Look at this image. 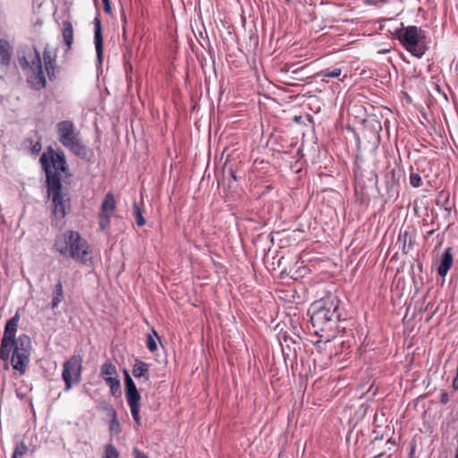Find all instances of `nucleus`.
Returning a JSON list of instances; mask_svg holds the SVG:
<instances>
[{
  "instance_id": "6",
  "label": "nucleus",
  "mask_w": 458,
  "mask_h": 458,
  "mask_svg": "<svg viewBox=\"0 0 458 458\" xmlns=\"http://www.w3.org/2000/svg\"><path fill=\"white\" fill-rule=\"evenodd\" d=\"M39 161L47 175V185H49L51 177L57 178L61 182V174L67 170L64 152H55L52 148H49L42 154Z\"/></svg>"
},
{
  "instance_id": "26",
  "label": "nucleus",
  "mask_w": 458,
  "mask_h": 458,
  "mask_svg": "<svg viewBox=\"0 0 458 458\" xmlns=\"http://www.w3.org/2000/svg\"><path fill=\"white\" fill-rule=\"evenodd\" d=\"M133 214L135 216V221L138 226H142L145 225V219L142 216L141 209L138 203L133 204Z\"/></svg>"
},
{
  "instance_id": "17",
  "label": "nucleus",
  "mask_w": 458,
  "mask_h": 458,
  "mask_svg": "<svg viewBox=\"0 0 458 458\" xmlns=\"http://www.w3.org/2000/svg\"><path fill=\"white\" fill-rule=\"evenodd\" d=\"M131 372L136 378H144L145 381L149 380V364L142 360H135Z\"/></svg>"
},
{
  "instance_id": "4",
  "label": "nucleus",
  "mask_w": 458,
  "mask_h": 458,
  "mask_svg": "<svg viewBox=\"0 0 458 458\" xmlns=\"http://www.w3.org/2000/svg\"><path fill=\"white\" fill-rule=\"evenodd\" d=\"M56 129L58 140L64 147L81 158L85 159L88 157L89 149L83 143L80 131L76 130L72 121L64 120L59 122L56 124Z\"/></svg>"
},
{
  "instance_id": "23",
  "label": "nucleus",
  "mask_w": 458,
  "mask_h": 458,
  "mask_svg": "<svg viewBox=\"0 0 458 458\" xmlns=\"http://www.w3.org/2000/svg\"><path fill=\"white\" fill-rule=\"evenodd\" d=\"M157 340H159V336L157 332L152 329L151 333L148 334L146 342L147 347L150 352H153L157 349Z\"/></svg>"
},
{
  "instance_id": "13",
  "label": "nucleus",
  "mask_w": 458,
  "mask_h": 458,
  "mask_svg": "<svg viewBox=\"0 0 458 458\" xmlns=\"http://www.w3.org/2000/svg\"><path fill=\"white\" fill-rule=\"evenodd\" d=\"M56 51L52 50L48 46L44 48L43 51V61L44 67L47 77L50 81L54 80L58 71L57 61H56Z\"/></svg>"
},
{
  "instance_id": "32",
  "label": "nucleus",
  "mask_w": 458,
  "mask_h": 458,
  "mask_svg": "<svg viewBox=\"0 0 458 458\" xmlns=\"http://www.w3.org/2000/svg\"><path fill=\"white\" fill-rule=\"evenodd\" d=\"M452 386L454 390H458V369L456 370V375L453 380Z\"/></svg>"
},
{
  "instance_id": "21",
  "label": "nucleus",
  "mask_w": 458,
  "mask_h": 458,
  "mask_svg": "<svg viewBox=\"0 0 458 458\" xmlns=\"http://www.w3.org/2000/svg\"><path fill=\"white\" fill-rule=\"evenodd\" d=\"M342 74V69L335 67L333 69L327 68L317 73V76L321 78L323 81H327V78H338Z\"/></svg>"
},
{
  "instance_id": "9",
  "label": "nucleus",
  "mask_w": 458,
  "mask_h": 458,
  "mask_svg": "<svg viewBox=\"0 0 458 458\" xmlns=\"http://www.w3.org/2000/svg\"><path fill=\"white\" fill-rule=\"evenodd\" d=\"M82 358L73 355L63 364L62 377L65 383L64 390L68 391L73 385L81 380Z\"/></svg>"
},
{
  "instance_id": "20",
  "label": "nucleus",
  "mask_w": 458,
  "mask_h": 458,
  "mask_svg": "<svg viewBox=\"0 0 458 458\" xmlns=\"http://www.w3.org/2000/svg\"><path fill=\"white\" fill-rule=\"evenodd\" d=\"M64 299V291L61 281L55 285L51 308L55 309Z\"/></svg>"
},
{
  "instance_id": "29",
  "label": "nucleus",
  "mask_w": 458,
  "mask_h": 458,
  "mask_svg": "<svg viewBox=\"0 0 458 458\" xmlns=\"http://www.w3.org/2000/svg\"><path fill=\"white\" fill-rule=\"evenodd\" d=\"M134 458H148L144 453L140 452L139 449L134 448L132 451Z\"/></svg>"
},
{
  "instance_id": "1",
  "label": "nucleus",
  "mask_w": 458,
  "mask_h": 458,
  "mask_svg": "<svg viewBox=\"0 0 458 458\" xmlns=\"http://www.w3.org/2000/svg\"><path fill=\"white\" fill-rule=\"evenodd\" d=\"M20 318L17 311L4 326L0 344V359L4 362V370H8L12 366L14 371L22 376L26 373L30 360L31 339L25 334L16 338Z\"/></svg>"
},
{
  "instance_id": "25",
  "label": "nucleus",
  "mask_w": 458,
  "mask_h": 458,
  "mask_svg": "<svg viewBox=\"0 0 458 458\" xmlns=\"http://www.w3.org/2000/svg\"><path fill=\"white\" fill-rule=\"evenodd\" d=\"M103 458H119V452L113 444L105 445Z\"/></svg>"
},
{
  "instance_id": "31",
  "label": "nucleus",
  "mask_w": 458,
  "mask_h": 458,
  "mask_svg": "<svg viewBox=\"0 0 458 458\" xmlns=\"http://www.w3.org/2000/svg\"><path fill=\"white\" fill-rule=\"evenodd\" d=\"M102 2H103V4H104V11L106 13H111V3H110V0H102Z\"/></svg>"
},
{
  "instance_id": "24",
  "label": "nucleus",
  "mask_w": 458,
  "mask_h": 458,
  "mask_svg": "<svg viewBox=\"0 0 458 458\" xmlns=\"http://www.w3.org/2000/svg\"><path fill=\"white\" fill-rule=\"evenodd\" d=\"M28 450L29 447L24 442L18 443L13 450L12 458H22Z\"/></svg>"
},
{
  "instance_id": "8",
  "label": "nucleus",
  "mask_w": 458,
  "mask_h": 458,
  "mask_svg": "<svg viewBox=\"0 0 458 458\" xmlns=\"http://www.w3.org/2000/svg\"><path fill=\"white\" fill-rule=\"evenodd\" d=\"M421 31L416 26H408L398 35V39L405 49L417 57H421L426 51V47L421 42Z\"/></svg>"
},
{
  "instance_id": "36",
  "label": "nucleus",
  "mask_w": 458,
  "mask_h": 458,
  "mask_svg": "<svg viewBox=\"0 0 458 458\" xmlns=\"http://www.w3.org/2000/svg\"><path fill=\"white\" fill-rule=\"evenodd\" d=\"M123 374H124V379L125 380H126V378H128V377H131L129 372L126 369L123 370Z\"/></svg>"
},
{
  "instance_id": "7",
  "label": "nucleus",
  "mask_w": 458,
  "mask_h": 458,
  "mask_svg": "<svg viewBox=\"0 0 458 458\" xmlns=\"http://www.w3.org/2000/svg\"><path fill=\"white\" fill-rule=\"evenodd\" d=\"M48 196L52 197L53 216L55 225L62 221L70 209V199L62 191V183L57 178L51 177L47 185Z\"/></svg>"
},
{
  "instance_id": "15",
  "label": "nucleus",
  "mask_w": 458,
  "mask_h": 458,
  "mask_svg": "<svg viewBox=\"0 0 458 458\" xmlns=\"http://www.w3.org/2000/svg\"><path fill=\"white\" fill-rule=\"evenodd\" d=\"M454 262V257L451 248H446L442 255L440 264L437 267V273L442 277H445Z\"/></svg>"
},
{
  "instance_id": "14",
  "label": "nucleus",
  "mask_w": 458,
  "mask_h": 458,
  "mask_svg": "<svg viewBox=\"0 0 458 458\" xmlns=\"http://www.w3.org/2000/svg\"><path fill=\"white\" fill-rule=\"evenodd\" d=\"M94 42L96 47L97 57L99 64L102 63L103 57V37H102V29H101V21L98 17L94 19Z\"/></svg>"
},
{
  "instance_id": "38",
  "label": "nucleus",
  "mask_w": 458,
  "mask_h": 458,
  "mask_svg": "<svg viewBox=\"0 0 458 458\" xmlns=\"http://www.w3.org/2000/svg\"><path fill=\"white\" fill-rule=\"evenodd\" d=\"M382 454H377L376 456H374L373 458H380Z\"/></svg>"
},
{
  "instance_id": "33",
  "label": "nucleus",
  "mask_w": 458,
  "mask_h": 458,
  "mask_svg": "<svg viewBox=\"0 0 458 458\" xmlns=\"http://www.w3.org/2000/svg\"><path fill=\"white\" fill-rule=\"evenodd\" d=\"M388 185H397V180L395 178L394 173H392L391 180L387 182Z\"/></svg>"
},
{
  "instance_id": "11",
  "label": "nucleus",
  "mask_w": 458,
  "mask_h": 458,
  "mask_svg": "<svg viewBox=\"0 0 458 458\" xmlns=\"http://www.w3.org/2000/svg\"><path fill=\"white\" fill-rule=\"evenodd\" d=\"M100 376L110 387L112 395L121 394V381L117 377L116 368L111 361L107 360L101 365Z\"/></svg>"
},
{
  "instance_id": "22",
  "label": "nucleus",
  "mask_w": 458,
  "mask_h": 458,
  "mask_svg": "<svg viewBox=\"0 0 458 458\" xmlns=\"http://www.w3.org/2000/svg\"><path fill=\"white\" fill-rule=\"evenodd\" d=\"M63 38L67 47L71 48L73 41V30L72 23L69 21L64 23Z\"/></svg>"
},
{
  "instance_id": "27",
  "label": "nucleus",
  "mask_w": 458,
  "mask_h": 458,
  "mask_svg": "<svg viewBox=\"0 0 458 458\" xmlns=\"http://www.w3.org/2000/svg\"><path fill=\"white\" fill-rule=\"evenodd\" d=\"M409 181L412 187L418 188L422 185L421 177L417 173H411Z\"/></svg>"
},
{
  "instance_id": "35",
  "label": "nucleus",
  "mask_w": 458,
  "mask_h": 458,
  "mask_svg": "<svg viewBox=\"0 0 458 458\" xmlns=\"http://www.w3.org/2000/svg\"><path fill=\"white\" fill-rule=\"evenodd\" d=\"M444 206H445V210L447 211H450L451 210V206L449 205V200L448 199H445V203H444Z\"/></svg>"
},
{
  "instance_id": "5",
  "label": "nucleus",
  "mask_w": 458,
  "mask_h": 458,
  "mask_svg": "<svg viewBox=\"0 0 458 458\" xmlns=\"http://www.w3.org/2000/svg\"><path fill=\"white\" fill-rule=\"evenodd\" d=\"M20 64L24 71L28 72L27 81L32 89L40 90L46 88L47 81L43 72L42 59L36 47L30 49L20 58Z\"/></svg>"
},
{
  "instance_id": "3",
  "label": "nucleus",
  "mask_w": 458,
  "mask_h": 458,
  "mask_svg": "<svg viewBox=\"0 0 458 458\" xmlns=\"http://www.w3.org/2000/svg\"><path fill=\"white\" fill-rule=\"evenodd\" d=\"M54 246L62 255H69L81 263L87 264L90 260L89 246L76 231H67L57 236Z\"/></svg>"
},
{
  "instance_id": "10",
  "label": "nucleus",
  "mask_w": 458,
  "mask_h": 458,
  "mask_svg": "<svg viewBox=\"0 0 458 458\" xmlns=\"http://www.w3.org/2000/svg\"><path fill=\"white\" fill-rule=\"evenodd\" d=\"M125 397L130 406L131 413L135 422L140 426L141 425V418L140 416V402L141 399L136 385L131 377H128L125 381Z\"/></svg>"
},
{
  "instance_id": "16",
  "label": "nucleus",
  "mask_w": 458,
  "mask_h": 458,
  "mask_svg": "<svg viewBox=\"0 0 458 458\" xmlns=\"http://www.w3.org/2000/svg\"><path fill=\"white\" fill-rule=\"evenodd\" d=\"M12 47L5 39L0 38V67L7 68L12 59Z\"/></svg>"
},
{
  "instance_id": "37",
  "label": "nucleus",
  "mask_w": 458,
  "mask_h": 458,
  "mask_svg": "<svg viewBox=\"0 0 458 458\" xmlns=\"http://www.w3.org/2000/svg\"><path fill=\"white\" fill-rule=\"evenodd\" d=\"M302 69H304V66H303V67H301V69H295V70H293V73H296V72H298V71H299V70H302Z\"/></svg>"
},
{
  "instance_id": "39",
  "label": "nucleus",
  "mask_w": 458,
  "mask_h": 458,
  "mask_svg": "<svg viewBox=\"0 0 458 458\" xmlns=\"http://www.w3.org/2000/svg\"><path fill=\"white\" fill-rule=\"evenodd\" d=\"M457 369H458V367H457Z\"/></svg>"
},
{
  "instance_id": "34",
  "label": "nucleus",
  "mask_w": 458,
  "mask_h": 458,
  "mask_svg": "<svg viewBox=\"0 0 458 458\" xmlns=\"http://www.w3.org/2000/svg\"><path fill=\"white\" fill-rule=\"evenodd\" d=\"M122 19L123 21V36H125V33H126V30H125L126 17H125V15L123 13L122 14Z\"/></svg>"
},
{
  "instance_id": "30",
  "label": "nucleus",
  "mask_w": 458,
  "mask_h": 458,
  "mask_svg": "<svg viewBox=\"0 0 458 458\" xmlns=\"http://www.w3.org/2000/svg\"><path fill=\"white\" fill-rule=\"evenodd\" d=\"M40 150H41V143L39 141L35 142L31 148L32 153L38 154Z\"/></svg>"
},
{
  "instance_id": "2",
  "label": "nucleus",
  "mask_w": 458,
  "mask_h": 458,
  "mask_svg": "<svg viewBox=\"0 0 458 458\" xmlns=\"http://www.w3.org/2000/svg\"><path fill=\"white\" fill-rule=\"evenodd\" d=\"M340 301L336 296H327L311 304L310 322L316 334L331 332L341 319L338 311Z\"/></svg>"
},
{
  "instance_id": "28",
  "label": "nucleus",
  "mask_w": 458,
  "mask_h": 458,
  "mask_svg": "<svg viewBox=\"0 0 458 458\" xmlns=\"http://www.w3.org/2000/svg\"><path fill=\"white\" fill-rule=\"evenodd\" d=\"M449 401H450L449 394H448L446 392L442 391V392L440 393V402H441L442 403H444V404H446V403H449Z\"/></svg>"
},
{
  "instance_id": "19",
  "label": "nucleus",
  "mask_w": 458,
  "mask_h": 458,
  "mask_svg": "<svg viewBox=\"0 0 458 458\" xmlns=\"http://www.w3.org/2000/svg\"><path fill=\"white\" fill-rule=\"evenodd\" d=\"M108 414L111 416L112 420L109 425V430L111 433L118 434L121 432V425L116 417V411L112 406H108L106 408Z\"/></svg>"
},
{
  "instance_id": "18",
  "label": "nucleus",
  "mask_w": 458,
  "mask_h": 458,
  "mask_svg": "<svg viewBox=\"0 0 458 458\" xmlns=\"http://www.w3.org/2000/svg\"><path fill=\"white\" fill-rule=\"evenodd\" d=\"M397 243L400 245L402 250L404 253H407L413 247L414 239L411 236L407 230L403 232L401 231L398 236Z\"/></svg>"
},
{
  "instance_id": "12",
  "label": "nucleus",
  "mask_w": 458,
  "mask_h": 458,
  "mask_svg": "<svg viewBox=\"0 0 458 458\" xmlns=\"http://www.w3.org/2000/svg\"><path fill=\"white\" fill-rule=\"evenodd\" d=\"M115 210V199L113 193L108 192L102 203L99 213L98 225L101 230H106L110 225V219Z\"/></svg>"
}]
</instances>
